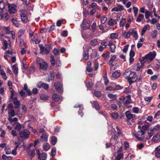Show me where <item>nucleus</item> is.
<instances>
[{
	"label": "nucleus",
	"instance_id": "1",
	"mask_svg": "<svg viewBox=\"0 0 160 160\" xmlns=\"http://www.w3.org/2000/svg\"><path fill=\"white\" fill-rule=\"evenodd\" d=\"M131 35H132V37L135 38V40L138 39V35L137 32L133 29H130L128 32L124 31L122 33V35L125 38H129Z\"/></svg>",
	"mask_w": 160,
	"mask_h": 160
},
{
	"label": "nucleus",
	"instance_id": "64",
	"mask_svg": "<svg viewBox=\"0 0 160 160\" xmlns=\"http://www.w3.org/2000/svg\"><path fill=\"white\" fill-rule=\"evenodd\" d=\"M132 157H133V155L131 153H129L126 157V159L127 160H130Z\"/></svg>",
	"mask_w": 160,
	"mask_h": 160
},
{
	"label": "nucleus",
	"instance_id": "61",
	"mask_svg": "<svg viewBox=\"0 0 160 160\" xmlns=\"http://www.w3.org/2000/svg\"><path fill=\"white\" fill-rule=\"evenodd\" d=\"M133 12L134 14V16L135 17L137 15L138 12V8L136 7H134L133 8Z\"/></svg>",
	"mask_w": 160,
	"mask_h": 160
},
{
	"label": "nucleus",
	"instance_id": "59",
	"mask_svg": "<svg viewBox=\"0 0 160 160\" xmlns=\"http://www.w3.org/2000/svg\"><path fill=\"white\" fill-rule=\"evenodd\" d=\"M157 31L156 30H154L153 31L152 33L151 36L152 38H154L157 37Z\"/></svg>",
	"mask_w": 160,
	"mask_h": 160
},
{
	"label": "nucleus",
	"instance_id": "11",
	"mask_svg": "<svg viewBox=\"0 0 160 160\" xmlns=\"http://www.w3.org/2000/svg\"><path fill=\"white\" fill-rule=\"evenodd\" d=\"M108 46H109L111 52H114L115 51L116 46L113 44L112 42L109 41Z\"/></svg>",
	"mask_w": 160,
	"mask_h": 160
},
{
	"label": "nucleus",
	"instance_id": "55",
	"mask_svg": "<svg viewBox=\"0 0 160 160\" xmlns=\"http://www.w3.org/2000/svg\"><path fill=\"white\" fill-rule=\"evenodd\" d=\"M116 129L117 131V134L118 136H121L122 134V132L121 131V130L119 128L118 126H117L116 127Z\"/></svg>",
	"mask_w": 160,
	"mask_h": 160
},
{
	"label": "nucleus",
	"instance_id": "27",
	"mask_svg": "<svg viewBox=\"0 0 160 160\" xmlns=\"http://www.w3.org/2000/svg\"><path fill=\"white\" fill-rule=\"evenodd\" d=\"M41 99L44 100H46L48 99V97L46 94H42L40 95Z\"/></svg>",
	"mask_w": 160,
	"mask_h": 160
},
{
	"label": "nucleus",
	"instance_id": "34",
	"mask_svg": "<svg viewBox=\"0 0 160 160\" xmlns=\"http://www.w3.org/2000/svg\"><path fill=\"white\" fill-rule=\"evenodd\" d=\"M22 21L24 22H26L27 21V18L26 15L22 14L21 15Z\"/></svg>",
	"mask_w": 160,
	"mask_h": 160
},
{
	"label": "nucleus",
	"instance_id": "36",
	"mask_svg": "<svg viewBox=\"0 0 160 160\" xmlns=\"http://www.w3.org/2000/svg\"><path fill=\"white\" fill-rule=\"evenodd\" d=\"M103 78L104 80V85L105 86H107L109 82V80L107 77L106 72L105 74L103 75Z\"/></svg>",
	"mask_w": 160,
	"mask_h": 160
},
{
	"label": "nucleus",
	"instance_id": "2",
	"mask_svg": "<svg viewBox=\"0 0 160 160\" xmlns=\"http://www.w3.org/2000/svg\"><path fill=\"white\" fill-rule=\"evenodd\" d=\"M45 47H44L42 45L41 46H40V52L41 53H44L46 54H48L50 52L51 45L50 44H46L45 45Z\"/></svg>",
	"mask_w": 160,
	"mask_h": 160
},
{
	"label": "nucleus",
	"instance_id": "7",
	"mask_svg": "<svg viewBox=\"0 0 160 160\" xmlns=\"http://www.w3.org/2000/svg\"><path fill=\"white\" fill-rule=\"evenodd\" d=\"M8 8L9 12L11 13H15L16 11L15 6L14 4H8Z\"/></svg>",
	"mask_w": 160,
	"mask_h": 160
},
{
	"label": "nucleus",
	"instance_id": "58",
	"mask_svg": "<svg viewBox=\"0 0 160 160\" xmlns=\"http://www.w3.org/2000/svg\"><path fill=\"white\" fill-rule=\"evenodd\" d=\"M139 108L137 107H134L132 108V112L135 113H138L139 112Z\"/></svg>",
	"mask_w": 160,
	"mask_h": 160
},
{
	"label": "nucleus",
	"instance_id": "22",
	"mask_svg": "<svg viewBox=\"0 0 160 160\" xmlns=\"http://www.w3.org/2000/svg\"><path fill=\"white\" fill-rule=\"evenodd\" d=\"M93 105L94 106V108L95 109L97 110H99L100 108V107L99 106V105L97 101H94Z\"/></svg>",
	"mask_w": 160,
	"mask_h": 160
},
{
	"label": "nucleus",
	"instance_id": "40",
	"mask_svg": "<svg viewBox=\"0 0 160 160\" xmlns=\"http://www.w3.org/2000/svg\"><path fill=\"white\" fill-rule=\"evenodd\" d=\"M13 24L16 27H18L19 26V23L18 22L15 20L14 18L12 19L11 20Z\"/></svg>",
	"mask_w": 160,
	"mask_h": 160
},
{
	"label": "nucleus",
	"instance_id": "42",
	"mask_svg": "<svg viewBox=\"0 0 160 160\" xmlns=\"http://www.w3.org/2000/svg\"><path fill=\"white\" fill-rule=\"evenodd\" d=\"M131 71L129 69H127L126 70L125 72L123 73L124 76H130Z\"/></svg>",
	"mask_w": 160,
	"mask_h": 160
},
{
	"label": "nucleus",
	"instance_id": "37",
	"mask_svg": "<svg viewBox=\"0 0 160 160\" xmlns=\"http://www.w3.org/2000/svg\"><path fill=\"white\" fill-rule=\"evenodd\" d=\"M113 84L115 91L120 90L122 88V87L119 85H117L115 83H113Z\"/></svg>",
	"mask_w": 160,
	"mask_h": 160
},
{
	"label": "nucleus",
	"instance_id": "31",
	"mask_svg": "<svg viewBox=\"0 0 160 160\" xmlns=\"http://www.w3.org/2000/svg\"><path fill=\"white\" fill-rule=\"evenodd\" d=\"M118 34L117 33H113L110 34V38L112 39H114L117 38Z\"/></svg>",
	"mask_w": 160,
	"mask_h": 160
},
{
	"label": "nucleus",
	"instance_id": "20",
	"mask_svg": "<svg viewBox=\"0 0 160 160\" xmlns=\"http://www.w3.org/2000/svg\"><path fill=\"white\" fill-rule=\"evenodd\" d=\"M52 99L55 101H58L60 99L59 95L57 94H54L52 96Z\"/></svg>",
	"mask_w": 160,
	"mask_h": 160
},
{
	"label": "nucleus",
	"instance_id": "6",
	"mask_svg": "<svg viewBox=\"0 0 160 160\" xmlns=\"http://www.w3.org/2000/svg\"><path fill=\"white\" fill-rule=\"evenodd\" d=\"M156 55V52L153 51V52H150L148 54L146 55V56L147 57L148 59H149L151 61L155 58Z\"/></svg>",
	"mask_w": 160,
	"mask_h": 160
},
{
	"label": "nucleus",
	"instance_id": "57",
	"mask_svg": "<svg viewBox=\"0 0 160 160\" xmlns=\"http://www.w3.org/2000/svg\"><path fill=\"white\" fill-rule=\"evenodd\" d=\"M68 32L67 30H63L62 32L61 35L63 37H66L68 36Z\"/></svg>",
	"mask_w": 160,
	"mask_h": 160
},
{
	"label": "nucleus",
	"instance_id": "16",
	"mask_svg": "<svg viewBox=\"0 0 160 160\" xmlns=\"http://www.w3.org/2000/svg\"><path fill=\"white\" fill-rule=\"evenodd\" d=\"M117 24V21L112 18H110L108 22V24L109 26H113Z\"/></svg>",
	"mask_w": 160,
	"mask_h": 160
},
{
	"label": "nucleus",
	"instance_id": "47",
	"mask_svg": "<svg viewBox=\"0 0 160 160\" xmlns=\"http://www.w3.org/2000/svg\"><path fill=\"white\" fill-rule=\"evenodd\" d=\"M42 87L45 90H47L49 88V85L48 84L44 83H42Z\"/></svg>",
	"mask_w": 160,
	"mask_h": 160
},
{
	"label": "nucleus",
	"instance_id": "12",
	"mask_svg": "<svg viewBox=\"0 0 160 160\" xmlns=\"http://www.w3.org/2000/svg\"><path fill=\"white\" fill-rule=\"evenodd\" d=\"M118 139V136L115 133H114L113 135H112L111 138L110 139V142L111 143H114V142L117 141V139Z\"/></svg>",
	"mask_w": 160,
	"mask_h": 160
},
{
	"label": "nucleus",
	"instance_id": "9",
	"mask_svg": "<svg viewBox=\"0 0 160 160\" xmlns=\"http://www.w3.org/2000/svg\"><path fill=\"white\" fill-rule=\"evenodd\" d=\"M125 114L127 119L129 121L135 117V115L131 113V112L129 111H126L125 113Z\"/></svg>",
	"mask_w": 160,
	"mask_h": 160
},
{
	"label": "nucleus",
	"instance_id": "33",
	"mask_svg": "<svg viewBox=\"0 0 160 160\" xmlns=\"http://www.w3.org/2000/svg\"><path fill=\"white\" fill-rule=\"evenodd\" d=\"M144 18V15L142 14H140L137 18L136 19V21L138 22H141L142 19Z\"/></svg>",
	"mask_w": 160,
	"mask_h": 160
},
{
	"label": "nucleus",
	"instance_id": "52",
	"mask_svg": "<svg viewBox=\"0 0 160 160\" xmlns=\"http://www.w3.org/2000/svg\"><path fill=\"white\" fill-rule=\"evenodd\" d=\"M108 97L110 98L114 99L116 97V95H113L111 93H109L108 94Z\"/></svg>",
	"mask_w": 160,
	"mask_h": 160
},
{
	"label": "nucleus",
	"instance_id": "32",
	"mask_svg": "<svg viewBox=\"0 0 160 160\" xmlns=\"http://www.w3.org/2000/svg\"><path fill=\"white\" fill-rule=\"evenodd\" d=\"M57 139L56 137L53 136L51 138V143L52 145H54L57 143Z\"/></svg>",
	"mask_w": 160,
	"mask_h": 160
},
{
	"label": "nucleus",
	"instance_id": "26",
	"mask_svg": "<svg viewBox=\"0 0 160 160\" xmlns=\"http://www.w3.org/2000/svg\"><path fill=\"white\" fill-rule=\"evenodd\" d=\"M43 149L46 151L48 150L50 148V146L48 143H44L43 145Z\"/></svg>",
	"mask_w": 160,
	"mask_h": 160
},
{
	"label": "nucleus",
	"instance_id": "41",
	"mask_svg": "<svg viewBox=\"0 0 160 160\" xmlns=\"http://www.w3.org/2000/svg\"><path fill=\"white\" fill-rule=\"evenodd\" d=\"M56 154V148H53L51 150V156L52 157H53L55 156Z\"/></svg>",
	"mask_w": 160,
	"mask_h": 160
},
{
	"label": "nucleus",
	"instance_id": "63",
	"mask_svg": "<svg viewBox=\"0 0 160 160\" xmlns=\"http://www.w3.org/2000/svg\"><path fill=\"white\" fill-rule=\"evenodd\" d=\"M129 45H127L125 46L122 49V51L126 53L128 51Z\"/></svg>",
	"mask_w": 160,
	"mask_h": 160
},
{
	"label": "nucleus",
	"instance_id": "10",
	"mask_svg": "<svg viewBox=\"0 0 160 160\" xmlns=\"http://www.w3.org/2000/svg\"><path fill=\"white\" fill-rule=\"evenodd\" d=\"M83 59L85 60H87L89 58L88 49H83Z\"/></svg>",
	"mask_w": 160,
	"mask_h": 160
},
{
	"label": "nucleus",
	"instance_id": "25",
	"mask_svg": "<svg viewBox=\"0 0 160 160\" xmlns=\"http://www.w3.org/2000/svg\"><path fill=\"white\" fill-rule=\"evenodd\" d=\"M37 63L38 66L41 65V64L45 62L43 59L40 58H37L36 59Z\"/></svg>",
	"mask_w": 160,
	"mask_h": 160
},
{
	"label": "nucleus",
	"instance_id": "8",
	"mask_svg": "<svg viewBox=\"0 0 160 160\" xmlns=\"http://www.w3.org/2000/svg\"><path fill=\"white\" fill-rule=\"evenodd\" d=\"M48 134L47 132L43 133L41 136L40 140L42 142H46L48 141Z\"/></svg>",
	"mask_w": 160,
	"mask_h": 160
},
{
	"label": "nucleus",
	"instance_id": "60",
	"mask_svg": "<svg viewBox=\"0 0 160 160\" xmlns=\"http://www.w3.org/2000/svg\"><path fill=\"white\" fill-rule=\"evenodd\" d=\"M129 147V143L127 141H125L124 142V149L125 150H126L127 148H128Z\"/></svg>",
	"mask_w": 160,
	"mask_h": 160
},
{
	"label": "nucleus",
	"instance_id": "56",
	"mask_svg": "<svg viewBox=\"0 0 160 160\" xmlns=\"http://www.w3.org/2000/svg\"><path fill=\"white\" fill-rule=\"evenodd\" d=\"M147 59H148V58L146 56V55L144 57H143L142 58H140L139 60L141 62H145L147 61Z\"/></svg>",
	"mask_w": 160,
	"mask_h": 160
},
{
	"label": "nucleus",
	"instance_id": "5",
	"mask_svg": "<svg viewBox=\"0 0 160 160\" xmlns=\"http://www.w3.org/2000/svg\"><path fill=\"white\" fill-rule=\"evenodd\" d=\"M30 134V132L27 129L24 130L20 132L19 135V136L21 138H27Z\"/></svg>",
	"mask_w": 160,
	"mask_h": 160
},
{
	"label": "nucleus",
	"instance_id": "30",
	"mask_svg": "<svg viewBox=\"0 0 160 160\" xmlns=\"http://www.w3.org/2000/svg\"><path fill=\"white\" fill-rule=\"evenodd\" d=\"M126 19L125 18H122L120 22V27H123L126 23Z\"/></svg>",
	"mask_w": 160,
	"mask_h": 160
},
{
	"label": "nucleus",
	"instance_id": "21",
	"mask_svg": "<svg viewBox=\"0 0 160 160\" xmlns=\"http://www.w3.org/2000/svg\"><path fill=\"white\" fill-rule=\"evenodd\" d=\"M116 57L115 55H113L111 59L109 60L108 62V64L109 65H111L112 66H114V65L112 64V63L114 62V60L116 58Z\"/></svg>",
	"mask_w": 160,
	"mask_h": 160
},
{
	"label": "nucleus",
	"instance_id": "23",
	"mask_svg": "<svg viewBox=\"0 0 160 160\" xmlns=\"http://www.w3.org/2000/svg\"><path fill=\"white\" fill-rule=\"evenodd\" d=\"M130 76H127L125 78L127 80L130 85L132 83L136 82V80H133L132 78L129 77Z\"/></svg>",
	"mask_w": 160,
	"mask_h": 160
},
{
	"label": "nucleus",
	"instance_id": "35",
	"mask_svg": "<svg viewBox=\"0 0 160 160\" xmlns=\"http://www.w3.org/2000/svg\"><path fill=\"white\" fill-rule=\"evenodd\" d=\"M94 70L95 71H97L98 69L99 65V63L97 61V58L95 60V61L94 62Z\"/></svg>",
	"mask_w": 160,
	"mask_h": 160
},
{
	"label": "nucleus",
	"instance_id": "53",
	"mask_svg": "<svg viewBox=\"0 0 160 160\" xmlns=\"http://www.w3.org/2000/svg\"><path fill=\"white\" fill-rule=\"evenodd\" d=\"M135 137L138 140L141 141H144V137H139L136 134L134 135Z\"/></svg>",
	"mask_w": 160,
	"mask_h": 160
},
{
	"label": "nucleus",
	"instance_id": "18",
	"mask_svg": "<svg viewBox=\"0 0 160 160\" xmlns=\"http://www.w3.org/2000/svg\"><path fill=\"white\" fill-rule=\"evenodd\" d=\"M121 73L120 72L116 71L114 72L112 74V77L114 78H117L120 76Z\"/></svg>",
	"mask_w": 160,
	"mask_h": 160
},
{
	"label": "nucleus",
	"instance_id": "45",
	"mask_svg": "<svg viewBox=\"0 0 160 160\" xmlns=\"http://www.w3.org/2000/svg\"><path fill=\"white\" fill-rule=\"evenodd\" d=\"M55 74L54 72L52 71H50V76L49 78L51 79V80H53L54 79Z\"/></svg>",
	"mask_w": 160,
	"mask_h": 160
},
{
	"label": "nucleus",
	"instance_id": "38",
	"mask_svg": "<svg viewBox=\"0 0 160 160\" xmlns=\"http://www.w3.org/2000/svg\"><path fill=\"white\" fill-rule=\"evenodd\" d=\"M2 158L4 160H11L12 157L11 156H7L6 155L3 154L2 156Z\"/></svg>",
	"mask_w": 160,
	"mask_h": 160
},
{
	"label": "nucleus",
	"instance_id": "39",
	"mask_svg": "<svg viewBox=\"0 0 160 160\" xmlns=\"http://www.w3.org/2000/svg\"><path fill=\"white\" fill-rule=\"evenodd\" d=\"M0 71H1V74L2 75L3 78L5 80H6L7 77L5 72L2 70H0Z\"/></svg>",
	"mask_w": 160,
	"mask_h": 160
},
{
	"label": "nucleus",
	"instance_id": "19",
	"mask_svg": "<svg viewBox=\"0 0 160 160\" xmlns=\"http://www.w3.org/2000/svg\"><path fill=\"white\" fill-rule=\"evenodd\" d=\"M81 26L82 27V28L84 30L89 29L90 27V25L87 22L82 23Z\"/></svg>",
	"mask_w": 160,
	"mask_h": 160
},
{
	"label": "nucleus",
	"instance_id": "15",
	"mask_svg": "<svg viewBox=\"0 0 160 160\" xmlns=\"http://www.w3.org/2000/svg\"><path fill=\"white\" fill-rule=\"evenodd\" d=\"M13 103L15 105V108H17L20 106V103L18 100H17V97H15L14 98Z\"/></svg>",
	"mask_w": 160,
	"mask_h": 160
},
{
	"label": "nucleus",
	"instance_id": "51",
	"mask_svg": "<svg viewBox=\"0 0 160 160\" xmlns=\"http://www.w3.org/2000/svg\"><path fill=\"white\" fill-rule=\"evenodd\" d=\"M160 68V62H158L155 64L154 67V69L155 70H158Z\"/></svg>",
	"mask_w": 160,
	"mask_h": 160
},
{
	"label": "nucleus",
	"instance_id": "28",
	"mask_svg": "<svg viewBox=\"0 0 160 160\" xmlns=\"http://www.w3.org/2000/svg\"><path fill=\"white\" fill-rule=\"evenodd\" d=\"M98 44V40L96 39H94L90 42V44L93 46H95Z\"/></svg>",
	"mask_w": 160,
	"mask_h": 160
},
{
	"label": "nucleus",
	"instance_id": "14",
	"mask_svg": "<svg viewBox=\"0 0 160 160\" xmlns=\"http://www.w3.org/2000/svg\"><path fill=\"white\" fill-rule=\"evenodd\" d=\"M39 66L40 69L43 71H45L48 68V65L47 63L45 62H43V63L41 64V65H40Z\"/></svg>",
	"mask_w": 160,
	"mask_h": 160
},
{
	"label": "nucleus",
	"instance_id": "3",
	"mask_svg": "<svg viewBox=\"0 0 160 160\" xmlns=\"http://www.w3.org/2000/svg\"><path fill=\"white\" fill-rule=\"evenodd\" d=\"M54 86L55 89L60 93H62L63 92L62 88V84L59 82H56L54 83Z\"/></svg>",
	"mask_w": 160,
	"mask_h": 160
},
{
	"label": "nucleus",
	"instance_id": "29",
	"mask_svg": "<svg viewBox=\"0 0 160 160\" xmlns=\"http://www.w3.org/2000/svg\"><path fill=\"white\" fill-rule=\"evenodd\" d=\"M4 46L5 47V50L11 47L10 43H8V42L6 40H3Z\"/></svg>",
	"mask_w": 160,
	"mask_h": 160
},
{
	"label": "nucleus",
	"instance_id": "49",
	"mask_svg": "<svg viewBox=\"0 0 160 160\" xmlns=\"http://www.w3.org/2000/svg\"><path fill=\"white\" fill-rule=\"evenodd\" d=\"M94 94L97 97H100L101 96V92L100 91H95L94 92Z\"/></svg>",
	"mask_w": 160,
	"mask_h": 160
},
{
	"label": "nucleus",
	"instance_id": "13",
	"mask_svg": "<svg viewBox=\"0 0 160 160\" xmlns=\"http://www.w3.org/2000/svg\"><path fill=\"white\" fill-rule=\"evenodd\" d=\"M153 141L155 142H158L160 141V134H157L154 136L152 138Z\"/></svg>",
	"mask_w": 160,
	"mask_h": 160
},
{
	"label": "nucleus",
	"instance_id": "4",
	"mask_svg": "<svg viewBox=\"0 0 160 160\" xmlns=\"http://www.w3.org/2000/svg\"><path fill=\"white\" fill-rule=\"evenodd\" d=\"M24 90L26 92L28 96H30V90L29 88H28V86L26 84L24 85L23 90H22L19 92L21 97H23L25 95V92L24 91Z\"/></svg>",
	"mask_w": 160,
	"mask_h": 160
},
{
	"label": "nucleus",
	"instance_id": "62",
	"mask_svg": "<svg viewBox=\"0 0 160 160\" xmlns=\"http://www.w3.org/2000/svg\"><path fill=\"white\" fill-rule=\"evenodd\" d=\"M96 24L95 22H94L93 23L92 25L91 26V28L92 31L93 32H95L96 30Z\"/></svg>",
	"mask_w": 160,
	"mask_h": 160
},
{
	"label": "nucleus",
	"instance_id": "44",
	"mask_svg": "<svg viewBox=\"0 0 160 160\" xmlns=\"http://www.w3.org/2000/svg\"><path fill=\"white\" fill-rule=\"evenodd\" d=\"M106 90H108V91H115V90H114V86H113V83L112 84V86L107 87L106 88Z\"/></svg>",
	"mask_w": 160,
	"mask_h": 160
},
{
	"label": "nucleus",
	"instance_id": "17",
	"mask_svg": "<svg viewBox=\"0 0 160 160\" xmlns=\"http://www.w3.org/2000/svg\"><path fill=\"white\" fill-rule=\"evenodd\" d=\"M47 158V154L42 152L39 156L38 159L40 160H46Z\"/></svg>",
	"mask_w": 160,
	"mask_h": 160
},
{
	"label": "nucleus",
	"instance_id": "50",
	"mask_svg": "<svg viewBox=\"0 0 160 160\" xmlns=\"http://www.w3.org/2000/svg\"><path fill=\"white\" fill-rule=\"evenodd\" d=\"M93 84L92 82H88L86 83V86L88 88H91L93 86Z\"/></svg>",
	"mask_w": 160,
	"mask_h": 160
},
{
	"label": "nucleus",
	"instance_id": "24",
	"mask_svg": "<svg viewBox=\"0 0 160 160\" xmlns=\"http://www.w3.org/2000/svg\"><path fill=\"white\" fill-rule=\"evenodd\" d=\"M110 114L112 118L114 119H117L119 116L118 112H112Z\"/></svg>",
	"mask_w": 160,
	"mask_h": 160
},
{
	"label": "nucleus",
	"instance_id": "46",
	"mask_svg": "<svg viewBox=\"0 0 160 160\" xmlns=\"http://www.w3.org/2000/svg\"><path fill=\"white\" fill-rule=\"evenodd\" d=\"M53 52L54 55L56 56L59 54V51L58 49L54 48L53 50Z\"/></svg>",
	"mask_w": 160,
	"mask_h": 160
},
{
	"label": "nucleus",
	"instance_id": "48",
	"mask_svg": "<svg viewBox=\"0 0 160 160\" xmlns=\"http://www.w3.org/2000/svg\"><path fill=\"white\" fill-rule=\"evenodd\" d=\"M126 98L125 97H122L120 98H119L120 101L118 102V105H119L120 104H121L122 103L124 102V101L125 100Z\"/></svg>",
	"mask_w": 160,
	"mask_h": 160
},
{
	"label": "nucleus",
	"instance_id": "43",
	"mask_svg": "<svg viewBox=\"0 0 160 160\" xmlns=\"http://www.w3.org/2000/svg\"><path fill=\"white\" fill-rule=\"evenodd\" d=\"M145 132L142 129L138 131L137 132V134L138 136H142L144 134Z\"/></svg>",
	"mask_w": 160,
	"mask_h": 160
},
{
	"label": "nucleus",
	"instance_id": "54",
	"mask_svg": "<svg viewBox=\"0 0 160 160\" xmlns=\"http://www.w3.org/2000/svg\"><path fill=\"white\" fill-rule=\"evenodd\" d=\"M107 18L106 17H102L101 18V22L102 24H104L107 20Z\"/></svg>",
	"mask_w": 160,
	"mask_h": 160
}]
</instances>
